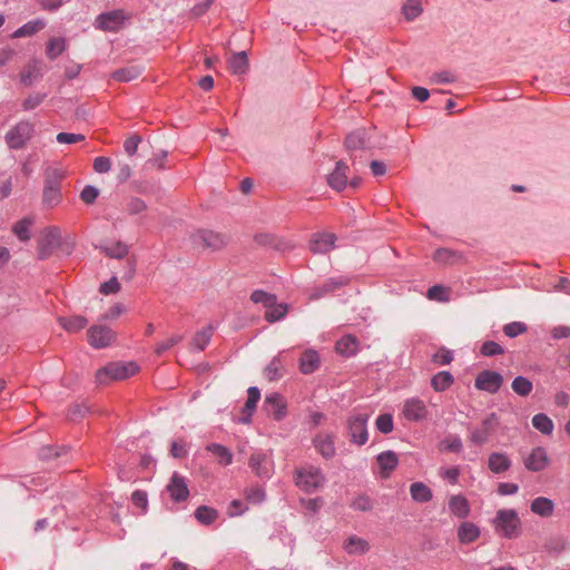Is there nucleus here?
<instances>
[{
    "mask_svg": "<svg viewBox=\"0 0 570 570\" xmlns=\"http://www.w3.org/2000/svg\"><path fill=\"white\" fill-rule=\"evenodd\" d=\"M495 531L507 538L514 539L521 533V520L513 509H501L493 520Z\"/></svg>",
    "mask_w": 570,
    "mask_h": 570,
    "instance_id": "obj_1",
    "label": "nucleus"
},
{
    "mask_svg": "<svg viewBox=\"0 0 570 570\" xmlns=\"http://www.w3.org/2000/svg\"><path fill=\"white\" fill-rule=\"evenodd\" d=\"M137 372L138 366L135 363H110L97 371L96 381L98 384H108L109 381L125 380L129 376H132Z\"/></svg>",
    "mask_w": 570,
    "mask_h": 570,
    "instance_id": "obj_2",
    "label": "nucleus"
},
{
    "mask_svg": "<svg viewBox=\"0 0 570 570\" xmlns=\"http://www.w3.org/2000/svg\"><path fill=\"white\" fill-rule=\"evenodd\" d=\"M35 126L28 120H21L6 134V142L10 149H22L31 139Z\"/></svg>",
    "mask_w": 570,
    "mask_h": 570,
    "instance_id": "obj_3",
    "label": "nucleus"
},
{
    "mask_svg": "<svg viewBox=\"0 0 570 570\" xmlns=\"http://www.w3.org/2000/svg\"><path fill=\"white\" fill-rule=\"evenodd\" d=\"M61 245V233L56 226L46 227L38 242V258L48 259Z\"/></svg>",
    "mask_w": 570,
    "mask_h": 570,
    "instance_id": "obj_4",
    "label": "nucleus"
},
{
    "mask_svg": "<svg viewBox=\"0 0 570 570\" xmlns=\"http://www.w3.org/2000/svg\"><path fill=\"white\" fill-rule=\"evenodd\" d=\"M190 242L196 248L218 250L227 245L228 238L213 230L199 229L190 235Z\"/></svg>",
    "mask_w": 570,
    "mask_h": 570,
    "instance_id": "obj_5",
    "label": "nucleus"
},
{
    "mask_svg": "<svg viewBox=\"0 0 570 570\" xmlns=\"http://www.w3.org/2000/svg\"><path fill=\"white\" fill-rule=\"evenodd\" d=\"M370 415L366 413L353 414L347 419L346 429L350 441L357 445H364L367 442V421Z\"/></svg>",
    "mask_w": 570,
    "mask_h": 570,
    "instance_id": "obj_6",
    "label": "nucleus"
},
{
    "mask_svg": "<svg viewBox=\"0 0 570 570\" xmlns=\"http://www.w3.org/2000/svg\"><path fill=\"white\" fill-rule=\"evenodd\" d=\"M324 481L321 470L315 466L303 468L296 473V484L307 493L322 487Z\"/></svg>",
    "mask_w": 570,
    "mask_h": 570,
    "instance_id": "obj_7",
    "label": "nucleus"
},
{
    "mask_svg": "<svg viewBox=\"0 0 570 570\" xmlns=\"http://www.w3.org/2000/svg\"><path fill=\"white\" fill-rule=\"evenodd\" d=\"M500 421L495 413L489 414L480 426L473 429L470 434L471 443L482 445L489 441L490 435L497 430Z\"/></svg>",
    "mask_w": 570,
    "mask_h": 570,
    "instance_id": "obj_8",
    "label": "nucleus"
},
{
    "mask_svg": "<svg viewBox=\"0 0 570 570\" xmlns=\"http://www.w3.org/2000/svg\"><path fill=\"white\" fill-rule=\"evenodd\" d=\"M503 383V376L497 372L491 370L481 371L474 381V387L479 391H484L490 394L497 393Z\"/></svg>",
    "mask_w": 570,
    "mask_h": 570,
    "instance_id": "obj_9",
    "label": "nucleus"
},
{
    "mask_svg": "<svg viewBox=\"0 0 570 570\" xmlns=\"http://www.w3.org/2000/svg\"><path fill=\"white\" fill-rule=\"evenodd\" d=\"M248 465L261 479H269L273 475L274 463L268 453L255 452L250 455Z\"/></svg>",
    "mask_w": 570,
    "mask_h": 570,
    "instance_id": "obj_10",
    "label": "nucleus"
},
{
    "mask_svg": "<svg viewBox=\"0 0 570 570\" xmlns=\"http://www.w3.org/2000/svg\"><path fill=\"white\" fill-rule=\"evenodd\" d=\"M88 343L95 348H104L115 340V333L105 325H94L87 332Z\"/></svg>",
    "mask_w": 570,
    "mask_h": 570,
    "instance_id": "obj_11",
    "label": "nucleus"
},
{
    "mask_svg": "<svg viewBox=\"0 0 570 570\" xmlns=\"http://www.w3.org/2000/svg\"><path fill=\"white\" fill-rule=\"evenodd\" d=\"M263 410L276 421H282L286 414V402L282 394L274 392L265 396Z\"/></svg>",
    "mask_w": 570,
    "mask_h": 570,
    "instance_id": "obj_12",
    "label": "nucleus"
},
{
    "mask_svg": "<svg viewBox=\"0 0 570 570\" xmlns=\"http://www.w3.org/2000/svg\"><path fill=\"white\" fill-rule=\"evenodd\" d=\"M350 283V278L344 275L334 276L327 278L323 284L313 288L309 298L311 299H320L325 295L333 293L341 287L346 286Z\"/></svg>",
    "mask_w": 570,
    "mask_h": 570,
    "instance_id": "obj_13",
    "label": "nucleus"
},
{
    "mask_svg": "<svg viewBox=\"0 0 570 570\" xmlns=\"http://www.w3.org/2000/svg\"><path fill=\"white\" fill-rule=\"evenodd\" d=\"M336 239L333 233H316L309 240V249L314 254H326L335 247Z\"/></svg>",
    "mask_w": 570,
    "mask_h": 570,
    "instance_id": "obj_14",
    "label": "nucleus"
},
{
    "mask_svg": "<svg viewBox=\"0 0 570 570\" xmlns=\"http://www.w3.org/2000/svg\"><path fill=\"white\" fill-rule=\"evenodd\" d=\"M166 490L175 502L186 501L189 495V490L185 478L177 472H175L170 478Z\"/></svg>",
    "mask_w": 570,
    "mask_h": 570,
    "instance_id": "obj_15",
    "label": "nucleus"
},
{
    "mask_svg": "<svg viewBox=\"0 0 570 570\" xmlns=\"http://www.w3.org/2000/svg\"><path fill=\"white\" fill-rule=\"evenodd\" d=\"M403 415L409 421H423L428 416V409L422 400L412 397L405 401Z\"/></svg>",
    "mask_w": 570,
    "mask_h": 570,
    "instance_id": "obj_16",
    "label": "nucleus"
},
{
    "mask_svg": "<svg viewBox=\"0 0 570 570\" xmlns=\"http://www.w3.org/2000/svg\"><path fill=\"white\" fill-rule=\"evenodd\" d=\"M350 170L348 166L340 160L336 163L334 170L327 176V183L328 185L337 190L341 191L347 186V171Z\"/></svg>",
    "mask_w": 570,
    "mask_h": 570,
    "instance_id": "obj_17",
    "label": "nucleus"
},
{
    "mask_svg": "<svg viewBox=\"0 0 570 570\" xmlns=\"http://www.w3.org/2000/svg\"><path fill=\"white\" fill-rule=\"evenodd\" d=\"M125 20L124 12L121 10H114L105 12L98 16V27L106 31H116Z\"/></svg>",
    "mask_w": 570,
    "mask_h": 570,
    "instance_id": "obj_18",
    "label": "nucleus"
},
{
    "mask_svg": "<svg viewBox=\"0 0 570 570\" xmlns=\"http://www.w3.org/2000/svg\"><path fill=\"white\" fill-rule=\"evenodd\" d=\"M261 399V391L256 386H250L247 390V400L243 407V415L239 417V422L248 424L252 422V416L257 407V403Z\"/></svg>",
    "mask_w": 570,
    "mask_h": 570,
    "instance_id": "obj_19",
    "label": "nucleus"
},
{
    "mask_svg": "<svg viewBox=\"0 0 570 570\" xmlns=\"http://www.w3.org/2000/svg\"><path fill=\"white\" fill-rule=\"evenodd\" d=\"M549 463L547 451L538 446L532 450L530 455L524 460V465L528 470L539 472L546 469Z\"/></svg>",
    "mask_w": 570,
    "mask_h": 570,
    "instance_id": "obj_20",
    "label": "nucleus"
},
{
    "mask_svg": "<svg viewBox=\"0 0 570 570\" xmlns=\"http://www.w3.org/2000/svg\"><path fill=\"white\" fill-rule=\"evenodd\" d=\"M368 132L365 128H358L350 132L345 138V147L348 151L367 148Z\"/></svg>",
    "mask_w": 570,
    "mask_h": 570,
    "instance_id": "obj_21",
    "label": "nucleus"
},
{
    "mask_svg": "<svg viewBox=\"0 0 570 570\" xmlns=\"http://www.w3.org/2000/svg\"><path fill=\"white\" fill-rule=\"evenodd\" d=\"M314 445L325 459H331L335 455L336 449L332 434H317L314 439Z\"/></svg>",
    "mask_w": 570,
    "mask_h": 570,
    "instance_id": "obj_22",
    "label": "nucleus"
},
{
    "mask_svg": "<svg viewBox=\"0 0 570 570\" xmlns=\"http://www.w3.org/2000/svg\"><path fill=\"white\" fill-rule=\"evenodd\" d=\"M488 466L491 472L499 474L511 468V460L504 453L493 452L489 455Z\"/></svg>",
    "mask_w": 570,
    "mask_h": 570,
    "instance_id": "obj_23",
    "label": "nucleus"
},
{
    "mask_svg": "<svg viewBox=\"0 0 570 570\" xmlns=\"http://www.w3.org/2000/svg\"><path fill=\"white\" fill-rule=\"evenodd\" d=\"M320 366L318 353L314 350L305 351L299 358V368L304 374L315 372Z\"/></svg>",
    "mask_w": 570,
    "mask_h": 570,
    "instance_id": "obj_24",
    "label": "nucleus"
},
{
    "mask_svg": "<svg viewBox=\"0 0 570 570\" xmlns=\"http://www.w3.org/2000/svg\"><path fill=\"white\" fill-rule=\"evenodd\" d=\"M450 511L458 518L464 519L470 514V504L463 495H452L449 500Z\"/></svg>",
    "mask_w": 570,
    "mask_h": 570,
    "instance_id": "obj_25",
    "label": "nucleus"
},
{
    "mask_svg": "<svg viewBox=\"0 0 570 570\" xmlns=\"http://www.w3.org/2000/svg\"><path fill=\"white\" fill-rule=\"evenodd\" d=\"M377 462L382 470L383 476L386 478L397 466L399 459L395 452L387 450L377 455Z\"/></svg>",
    "mask_w": 570,
    "mask_h": 570,
    "instance_id": "obj_26",
    "label": "nucleus"
},
{
    "mask_svg": "<svg viewBox=\"0 0 570 570\" xmlns=\"http://www.w3.org/2000/svg\"><path fill=\"white\" fill-rule=\"evenodd\" d=\"M554 503L551 499L539 497L531 502V511L542 518L552 515Z\"/></svg>",
    "mask_w": 570,
    "mask_h": 570,
    "instance_id": "obj_27",
    "label": "nucleus"
},
{
    "mask_svg": "<svg viewBox=\"0 0 570 570\" xmlns=\"http://www.w3.org/2000/svg\"><path fill=\"white\" fill-rule=\"evenodd\" d=\"M59 324L69 333H76L85 328L88 324V320L81 315H72L69 317H59Z\"/></svg>",
    "mask_w": 570,
    "mask_h": 570,
    "instance_id": "obj_28",
    "label": "nucleus"
},
{
    "mask_svg": "<svg viewBox=\"0 0 570 570\" xmlns=\"http://www.w3.org/2000/svg\"><path fill=\"white\" fill-rule=\"evenodd\" d=\"M344 549L348 554H364L370 550V544L362 538L351 535L344 542Z\"/></svg>",
    "mask_w": 570,
    "mask_h": 570,
    "instance_id": "obj_29",
    "label": "nucleus"
},
{
    "mask_svg": "<svg viewBox=\"0 0 570 570\" xmlns=\"http://www.w3.org/2000/svg\"><path fill=\"white\" fill-rule=\"evenodd\" d=\"M358 341L353 335H345L336 343V351L343 356H352L357 351Z\"/></svg>",
    "mask_w": 570,
    "mask_h": 570,
    "instance_id": "obj_30",
    "label": "nucleus"
},
{
    "mask_svg": "<svg viewBox=\"0 0 570 570\" xmlns=\"http://www.w3.org/2000/svg\"><path fill=\"white\" fill-rule=\"evenodd\" d=\"M410 493L414 501L425 503L431 501L433 494L431 489L423 482H414L410 487Z\"/></svg>",
    "mask_w": 570,
    "mask_h": 570,
    "instance_id": "obj_31",
    "label": "nucleus"
},
{
    "mask_svg": "<svg viewBox=\"0 0 570 570\" xmlns=\"http://www.w3.org/2000/svg\"><path fill=\"white\" fill-rule=\"evenodd\" d=\"M479 528L471 522H463L458 530V537L460 542L462 543H471L475 541L479 538Z\"/></svg>",
    "mask_w": 570,
    "mask_h": 570,
    "instance_id": "obj_32",
    "label": "nucleus"
},
{
    "mask_svg": "<svg viewBox=\"0 0 570 570\" xmlns=\"http://www.w3.org/2000/svg\"><path fill=\"white\" fill-rule=\"evenodd\" d=\"M142 72L139 66H127L112 72L111 78L117 81L128 82L138 78Z\"/></svg>",
    "mask_w": 570,
    "mask_h": 570,
    "instance_id": "obj_33",
    "label": "nucleus"
},
{
    "mask_svg": "<svg viewBox=\"0 0 570 570\" xmlns=\"http://www.w3.org/2000/svg\"><path fill=\"white\" fill-rule=\"evenodd\" d=\"M229 68L232 69L233 73L236 75H243L246 72L248 68V58L246 51H239L234 53L229 60Z\"/></svg>",
    "mask_w": 570,
    "mask_h": 570,
    "instance_id": "obj_34",
    "label": "nucleus"
},
{
    "mask_svg": "<svg viewBox=\"0 0 570 570\" xmlns=\"http://www.w3.org/2000/svg\"><path fill=\"white\" fill-rule=\"evenodd\" d=\"M454 382L453 375L448 371H441L431 380V385L436 392L448 390Z\"/></svg>",
    "mask_w": 570,
    "mask_h": 570,
    "instance_id": "obj_35",
    "label": "nucleus"
},
{
    "mask_svg": "<svg viewBox=\"0 0 570 570\" xmlns=\"http://www.w3.org/2000/svg\"><path fill=\"white\" fill-rule=\"evenodd\" d=\"M206 450L217 456L218 462L223 465H229L233 461V453L222 444L210 443Z\"/></svg>",
    "mask_w": 570,
    "mask_h": 570,
    "instance_id": "obj_36",
    "label": "nucleus"
},
{
    "mask_svg": "<svg viewBox=\"0 0 570 570\" xmlns=\"http://www.w3.org/2000/svg\"><path fill=\"white\" fill-rule=\"evenodd\" d=\"M100 250L108 257L121 259L128 254V246L122 242L101 245Z\"/></svg>",
    "mask_w": 570,
    "mask_h": 570,
    "instance_id": "obj_37",
    "label": "nucleus"
},
{
    "mask_svg": "<svg viewBox=\"0 0 570 570\" xmlns=\"http://www.w3.org/2000/svg\"><path fill=\"white\" fill-rule=\"evenodd\" d=\"M65 178V173L59 168H47L45 171V185L43 188H60L61 181Z\"/></svg>",
    "mask_w": 570,
    "mask_h": 570,
    "instance_id": "obj_38",
    "label": "nucleus"
},
{
    "mask_svg": "<svg viewBox=\"0 0 570 570\" xmlns=\"http://www.w3.org/2000/svg\"><path fill=\"white\" fill-rule=\"evenodd\" d=\"M45 21L41 19H37L33 21H29L21 26L19 29H17L13 33V37L21 38V37H28L37 33L38 31L42 30L45 28Z\"/></svg>",
    "mask_w": 570,
    "mask_h": 570,
    "instance_id": "obj_39",
    "label": "nucleus"
},
{
    "mask_svg": "<svg viewBox=\"0 0 570 570\" xmlns=\"http://www.w3.org/2000/svg\"><path fill=\"white\" fill-rule=\"evenodd\" d=\"M32 224L33 219L31 217H24L13 225L12 232L21 242H27L31 238L29 228Z\"/></svg>",
    "mask_w": 570,
    "mask_h": 570,
    "instance_id": "obj_40",
    "label": "nucleus"
},
{
    "mask_svg": "<svg viewBox=\"0 0 570 570\" xmlns=\"http://www.w3.org/2000/svg\"><path fill=\"white\" fill-rule=\"evenodd\" d=\"M511 387L514 393L524 397V396H528L532 392L533 384L528 377L518 375L512 381Z\"/></svg>",
    "mask_w": 570,
    "mask_h": 570,
    "instance_id": "obj_41",
    "label": "nucleus"
},
{
    "mask_svg": "<svg viewBox=\"0 0 570 570\" xmlns=\"http://www.w3.org/2000/svg\"><path fill=\"white\" fill-rule=\"evenodd\" d=\"M195 518L205 525H209L218 518V512L207 505H200L195 511Z\"/></svg>",
    "mask_w": 570,
    "mask_h": 570,
    "instance_id": "obj_42",
    "label": "nucleus"
},
{
    "mask_svg": "<svg viewBox=\"0 0 570 570\" xmlns=\"http://www.w3.org/2000/svg\"><path fill=\"white\" fill-rule=\"evenodd\" d=\"M532 425L534 429L546 435L551 434L554 426L552 420L543 413L535 414L532 417Z\"/></svg>",
    "mask_w": 570,
    "mask_h": 570,
    "instance_id": "obj_43",
    "label": "nucleus"
},
{
    "mask_svg": "<svg viewBox=\"0 0 570 570\" xmlns=\"http://www.w3.org/2000/svg\"><path fill=\"white\" fill-rule=\"evenodd\" d=\"M62 194L60 188H43L42 204L48 208L58 206L61 203Z\"/></svg>",
    "mask_w": 570,
    "mask_h": 570,
    "instance_id": "obj_44",
    "label": "nucleus"
},
{
    "mask_svg": "<svg viewBox=\"0 0 570 570\" xmlns=\"http://www.w3.org/2000/svg\"><path fill=\"white\" fill-rule=\"evenodd\" d=\"M213 336V327L207 326L198 331L193 337L191 344L198 351L205 350Z\"/></svg>",
    "mask_w": 570,
    "mask_h": 570,
    "instance_id": "obj_45",
    "label": "nucleus"
},
{
    "mask_svg": "<svg viewBox=\"0 0 570 570\" xmlns=\"http://www.w3.org/2000/svg\"><path fill=\"white\" fill-rule=\"evenodd\" d=\"M250 301L255 304H263V306L267 308L275 305L276 295L263 289H256L250 294Z\"/></svg>",
    "mask_w": 570,
    "mask_h": 570,
    "instance_id": "obj_46",
    "label": "nucleus"
},
{
    "mask_svg": "<svg viewBox=\"0 0 570 570\" xmlns=\"http://www.w3.org/2000/svg\"><path fill=\"white\" fill-rule=\"evenodd\" d=\"M287 313V305L286 304H277V301L275 302V305H272L267 307V311L265 313V320L269 323L277 322L282 320Z\"/></svg>",
    "mask_w": 570,
    "mask_h": 570,
    "instance_id": "obj_47",
    "label": "nucleus"
},
{
    "mask_svg": "<svg viewBox=\"0 0 570 570\" xmlns=\"http://www.w3.org/2000/svg\"><path fill=\"white\" fill-rule=\"evenodd\" d=\"M68 446L53 448L51 445L42 446L39 450V458L43 461L60 458L68 452Z\"/></svg>",
    "mask_w": 570,
    "mask_h": 570,
    "instance_id": "obj_48",
    "label": "nucleus"
},
{
    "mask_svg": "<svg viewBox=\"0 0 570 570\" xmlns=\"http://www.w3.org/2000/svg\"><path fill=\"white\" fill-rule=\"evenodd\" d=\"M65 51V39L52 38L47 43V56L53 60Z\"/></svg>",
    "mask_w": 570,
    "mask_h": 570,
    "instance_id": "obj_49",
    "label": "nucleus"
},
{
    "mask_svg": "<svg viewBox=\"0 0 570 570\" xmlns=\"http://www.w3.org/2000/svg\"><path fill=\"white\" fill-rule=\"evenodd\" d=\"M422 12V6L419 0H407L403 6V13L406 20L412 21L417 18Z\"/></svg>",
    "mask_w": 570,
    "mask_h": 570,
    "instance_id": "obj_50",
    "label": "nucleus"
},
{
    "mask_svg": "<svg viewBox=\"0 0 570 570\" xmlns=\"http://www.w3.org/2000/svg\"><path fill=\"white\" fill-rule=\"evenodd\" d=\"M375 425L381 433L389 434L394 429L393 416L389 413L381 414L377 416Z\"/></svg>",
    "mask_w": 570,
    "mask_h": 570,
    "instance_id": "obj_51",
    "label": "nucleus"
},
{
    "mask_svg": "<svg viewBox=\"0 0 570 570\" xmlns=\"http://www.w3.org/2000/svg\"><path fill=\"white\" fill-rule=\"evenodd\" d=\"M480 353L484 356H498L504 353V348L494 341H485L480 348Z\"/></svg>",
    "mask_w": 570,
    "mask_h": 570,
    "instance_id": "obj_52",
    "label": "nucleus"
},
{
    "mask_svg": "<svg viewBox=\"0 0 570 570\" xmlns=\"http://www.w3.org/2000/svg\"><path fill=\"white\" fill-rule=\"evenodd\" d=\"M282 364L278 357H274L269 364L265 367V376L269 381H275L282 377Z\"/></svg>",
    "mask_w": 570,
    "mask_h": 570,
    "instance_id": "obj_53",
    "label": "nucleus"
},
{
    "mask_svg": "<svg viewBox=\"0 0 570 570\" xmlns=\"http://www.w3.org/2000/svg\"><path fill=\"white\" fill-rule=\"evenodd\" d=\"M440 446L442 450L452 452V453H460L462 451V441L460 436L454 435L451 438H446L443 441H441Z\"/></svg>",
    "mask_w": 570,
    "mask_h": 570,
    "instance_id": "obj_54",
    "label": "nucleus"
},
{
    "mask_svg": "<svg viewBox=\"0 0 570 570\" xmlns=\"http://www.w3.org/2000/svg\"><path fill=\"white\" fill-rule=\"evenodd\" d=\"M527 330V325L522 322H511L503 326V333L511 338L525 333Z\"/></svg>",
    "mask_w": 570,
    "mask_h": 570,
    "instance_id": "obj_55",
    "label": "nucleus"
},
{
    "mask_svg": "<svg viewBox=\"0 0 570 570\" xmlns=\"http://www.w3.org/2000/svg\"><path fill=\"white\" fill-rule=\"evenodd\" d=\"M456 80V77L448 70L434 72L430 76V82L433 85L440 83H452Z\"/></svg>",
    "mask_w": 570,
    "mask_h": 570,
    "instance_id": "obj_56",
    "label": "nucleus"
},
{
    "mask_svg": "<svg viewBox=\"0 0 570 570\" xmlns=\"http://www.w3.org/2000/svg\"><path fill=\"white\" fill-rule=\"evenodd\" d=\"M351 507L356 511L365 512L373 509V502L367 495L361 494L353 500Z\"/></svg>",
    "mask_w": 570,
    "mask_h": 570,
    "instance_id": "obj_57",
    "label": "nucleus"
},
{
    "mask_svg": "<svg viewBox=\"0 0 570 570\" xmlns=\"http://www.w3.org/2000/svg\"><path fill=\"white\" fill-rule=\"evenodd\" d=\"M147 208L146 203L138 197H130L126 204V209L130 215H137Z\"/></svg>",
    "mask_w": 570,
    "mask_h": 570,
    "instance_id": "obj_58",
    "label": "nucleus"
},
{
    "mask_svg": "<svg viewBox=\"0 0 570 570\" xmlns=\"http://www.w3.org/2000/svg\"><path fill=\"white\" fill-rule=\"evenodd\" d=\"M456 257V253L448 248H439L434 252L433 258L435 262L450 264Z\"/></svg>",
    "mask_w": 570,
    "mask_h": 570,
    "instance_id": "obj_59",
    "label": "nucleus"
},
{
    "mask_svg": "<svg viewBox=\"0 0 570 570\" xmlns=\"http://www.w3.org/2000/svg\"><path fill=\"white\" fill-rule=\"evenodd\" d=\"M46 97H47L46 94L30 95L22 102L23 110L29 111V110L37 108L45 100Z\"/></svg>",
    "mask_w": 570,
    "mask_h": 570,
    "instance_id": "obj_60",
    "label": "nucleus"
},
{
    "mask_svg": "<svg viewBox=\"0 0 570 570\" xmlns=\"http://www.w3.org/2000/svg\"><path fill=\"white\" fill-rule=\"evenodd\" d=\"M183 340L180 335H174L169 337L167 341L160 342L157 344L155 352L157 355L164 354L167 350L171 348L176 344H178Z\"/></svg>",
    "mask_w": 570,
    "mask_h": 570,
    "instance_id": "obj_61",
    "label": "nucleus"
},
{
    "mask_svg": "<svg viewBox=\"0 0 570 570\" xmlns=\"http://www.w3.org/2000/svg\"><path fill=\"white\" fill-rule=\"evenodd\" d=\"M56 140L59 144H77L85 140V136L81 134L59 132L56 136Z\"/></svg>",
    "mask_w": 570,
    "mask_h": 570,
    "instance_id": "obj_62",
    "label": "nucleus"
},
{
    "mask_svg": "<svg viewBox=\"0 0 570 570\" xmlns=\"http://www.w3.org/2000/svg\"><path fill=\"white\" fill-rule=\"evenodd\" d=\"M98 196H99V189L94 186H90V185H87L80 193V199L85 204L95 203V200L97 199Z\"/></svg>",
    "mask_w": 570,
    "mask_h": 570,
    "instance_id": "obj_63",
    "label": "nucleus"
},
{
    "mask_svg": "<svg viewBox=\"0 0 570 570\" xmlns=\"http://www.w3.org/2000/svg\"><path fill=\"white\" fill-rule=\"evenodd\" d=\"M111 168V160L108 157L99 156L94 160V169L98 174H106Z\"/></svg>",
    "mask_w": 570,
    "mask_h": 570,
    "instance_id": "obj_64",
    "label": "nucleus"
}]
</instances>
